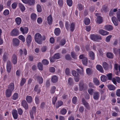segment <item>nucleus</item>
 Returning a JSON list of instances; mask_svg holds the SVG:
<instances>
[{"label":"nucleus","instance_id":"nucleus-13","mask_svg":"<svg viewBox=\"0 0 120 120\" xmlns=\"http://www.w3.org/2000/svg\"><path fill=\"white\" fill-rule=\"evenodd\" d=\"M32 37L30 35H29L27 36L26 39V42L28 46L30 45Z\"/></svg>","mask_w":120,"mask_h":120},{"label":"nucleus","instance_id":"nucleus-11","mask_svg":"<svg viewBox=\"0 0 120 120\" xmlns=\"http://www.w3.org/2000/svg\"><path fill=\"white\" fill-rule=\"evenodd\" d=\"M12 114L14 118L17 119L18 117V115L17 111L15 110H13L12 111Z\"/></svg>","mask_w":120,"mask_h":120},{"label":"nucleus","instance_id":"nucleus-56","mask_svg":"<svg viewBox=\"0 0 120 120\" xmlns=\"http://www.w3.org/2000/svg\"><path fill=\"white\" fill-rule=\"evenodd\" d=\"M58 4L60 6H62L63 4V0H59L58 1Z\"/></svg>","mask_w":120,"mask_h":120},{"label":"nucleus","instance_id":"nucleus-24","mask_svg":"<svg viewBox=\"0 0 120 120\" xmlns=\"http://www.w3.org/2000/svg\"><path fill=\"white\" fill-rule=\"evenodd\" d=\"M8 53L5 52L4 54L3 59L4 62H6L8 58Z\"/></svg>","mask_w":120,"mask_h":120},{"label":"nucleus","instance_id":"nucleus-39","mask_svg":"<svg viewBox=\"0 0 120 120\" xmlns=\"http://www.w3.org/2000/svg\"><path fill=\"white\" fill-rule=\"evenodd\" d=\"M84 22L85 25H89L90 23V20L88 18H86L85 19Z\"/></svg>","mask_w":120,"mask_h":120},{"label":"nucleus","instance_id":"nucleus-3","mask_svg":"<svg viewBox=\"0 0 120 120\" xmlns=\"http://www.w3.org/2000/svg\"><path fill=\"white\" fill-rule=\"evenodd\" d=\"M90 38L92 40L95 41H97L98 39L101 40L102 39V38L100 35L94 34L91 35Z\"/></svg>","mask_w":120,"mask_h":120},{"label":"nucleus","instance_id":"nucleus-57","mask_svg":"<svg viewBox=\"0 0 120 120\" xmlns=\"http://www.w3.org/2000/svg\"><path fill=\"white\" fill-rule=\"evenodd\" d=\"M78 7L80 11H81L83 9V7L81 4H79L78 5Z\"/></svg>","mask_w":120,"mask_h":120},{"label":"nucleus","instance_id":"nucleus-35","mask_svg":"<svg viewBox=\"0 0 120 120\" xmlns=\"http://www.w3.org/2000/svg\"><path fill=\"white\" fill-rule=\"evenodd\" d=\"M79 67H80L81 69H76V71L79 73L81 74H83V70L82 67L81 66H79Z\"/></svg>","mask_w":120,"mask_h":120},{"label":"nucleus","instance_id":"nucleus-1","mask_svg":"<svg viewBox=\"0 0 120 120\" xmlns=\"http://www.w3.org/2000/svg\"><path fill=\"white\" fill-rule=\"evenodd\" d=\"M34 38L35 41L39 44H41L42 41L46 39L45 36H42L39 33L36 34L34 36Z\"/></svg>","mask_w":120,"mask_h":120},{"label":"nucleus","instance_id":"nucleus-20","mask_svg":"<svg viewBox=\"0 0 120 120\" xmlns=\"http://www.w3.org/2000/svg\"><path fill=\"white\" fill-rule=\"evenodd\" d=\"M20 30L23 34L27 33L28 30V29L27 27L23 28L22 27H21L20 28Z\"/></svg>","mask_w":120,"mask_h":120},{"label":"nucleus","instance_id":"nucleus-51","mask_svg":"<svg viewBox=\"0 0 120 120\" xmlns=\"http://www.w3.org/2000/svg\"><path fill=\"white\" fill-rule=\"evenodd\" d=\"M67 2L68 5L69 6L72 5V2L71 0H67Z\"/></svg>","mask_w":120,"mask_h":120},{"label":"nucleus","instance_id":"nucleus-23","mask_svg":"<svg viewBox=\"0 0 120 120\" xmlns=\"http://www.w3.org/2000/svg\"><path fill=\"white\" fill-rule=\"evenodd\" d=\"M19 8L22 11H25V8L24 5L21 3H19Z\"/></svg>","mask_w":120,"mask_h":120},{"label":"nucleus","instance_id":"nucleus-48","mask_svg":"<svg viewBox=\"0 0 120 120\" xmlns=\"http://www.w3.org/2000/svg\"><path fill=\"white\" fill-rule=\"evenodd\" d=\"M63 104V102L61 101H59L58 102L57 104L56 105V108H58L60 106L62 105Z\"/></svg>","mask_w":120,"mask_h":120},{"label":"nucleus","instance_id":"nucleus-59","mask_svg":"<svg viewBox=\"0 0 120 120\" xmlns=\"http://www.w3.org/2000/svg\"><path fill=\"white\" fill-rule=\"evenodd\" d=\"M65 40L64 39H63L61 40L60 44V45H63L65 44Z\"/></svg>","mask_w":120,"mask_h":120},{"label":"nucleus","instance_id":"nucleus-30","mask_svg":"<svg viewBox=\"0 0 120 120\" xmlns=\"http://www.w3.org/2000/svg\"><path fill=\"white\" fill-rule=\"evenodd\" d=\"M31 17L32 20L33 21H35L36 19L37 15L33 13L31 14Z\"/></svg>","mask_w":120,"mask_h":120},{"label":"nucleus","instance_id":"nucleus-19","mask_svg":"<svg viewBox=\"0 0 120 120\" xmlns=\"http://www.w3.org/2000/svg\"><path fill=\"white\" fill-rule=\"evenodd\" d=\"M97 69L101 73L104 72V70L102 66L100 65H97L96 66Z\"/></svg>","mask_w":120,"mask_h":120},{"label":"nucleus","instance_id":"nucleus-26","mask_svg":"<svg viewBox=\"0 0 120 120\" xmlns=\"http://www.w3.org/2000/svg\"><path fill=\"white\" fill-rule=\"evenodd\" d=\"M93 82L94 83L96 86H98L100 84V83L98 80L96 78H94L93 79Z\"/></svg>","mask_w":120,"mask_h":120},{"label":"nucleus","instance_id":"nucleus-46","mask_svg":"<svg viewBox=\"0 0 120 120\" xmlns=\"http://www.w3.org/2000/svg\"><path fill=\"white\" fill-rule=\"evenodd\" d=\"M38 67L39 69L41 70L42 71L43 70V65L40 62H39L38 64Z\"/></svg>","mask_w":120,"mask_h":120},{"label":"nucleus","instance_id":"nucleus-41","mask_svg":"<svg viewBox=\"0 0 120 120\" xmlns=\"http://www.w3.org/2000/svg\"><path fill=\"white\" fill-rule=\"evenodd\" d=\"M120 51V49L115 48L113 49V52L115 54L117 55L119 53Z\"/></svg>","mask_w":120,"mask_h":120},{"label":"nucleus","instance_id":"nucleus-40","mask_svg":"<svg viewBox=\"0 0 120 120\" xmlns=\"http://www.w3.org/2000/svg\"><path fill=\"white\" fill-rule=\"evenodd\" d=\"M87 74L88 75H90L92 74V70L90 68H88L86 70Z\"/></svg>","mask_w":120,"mask_h":120},{"label":"nucleus","instance_id":"nucleus-17","mask_svg":"<svg viewBox=\"0 0 120 120\" xmlns=\"http://www.w3.org/2000/svg\"><path fill=\"white\" fill-rule=\"evenodd\" d=\"M58 78L56 75L53 76L51 78V80L52 82L54 83H55L57 82L58 81Z\"/></svg>","mask_w":120,"mask_h":120},{"label":"nucleus","instance_id":"nucleus-34","mask_svg":"<svg viewBox=\"0 0 120 120\" xmlns=\"http://www.w3.org/2000/svg\"><path fill=\"white\" fill-rule=\"evenodd\" d=\"M101 81L104 82L107 80V78L106 76L103 75L101 76Z\"/></svg>","mask_w":120,"mask_h":120},{"label":"nucleus","instance_id":"nucleus-27","mask_svg":"<svg viewBox=\"0 0 120 120\" xmlns=\"http://www.w3.org/2000/svg\"><path fill=\"white\" fill-rule=\"evenodd\" d=\"M60 33V30L59 28H56L55 29L54 33L57 36L59 35Z\"/></svg>","mask_w":120,"mask_h":120},{"label":"nucleus","instance_id":"nucleus-18","mask_svg":"<svg viewBox=\"0 0 120 120\" xmlns=\"http://www.w3.org/2000/svg\"><path fill=\"white\" fill-rule=\"evenodd\" d=\"M15 21L17 24L19 25L21 24L22 22V20L20 17H17L15 18Z\"/></svg>","mask_w":120,"mask_h":120},{"label":"nucleus","instance_id":"nucleus-49","mask_svg":"<svg viewBox=\"0 0 120 120\" xmlns=\"http://www.w3.org/2000/svg\"><path fill=\"white\" fill-rule=\"evenodd\" d=\"M19 39L22 40L23 42H24L25 41V38L22 35L19 36Z\"/></svg>","mask_w":120,"mask_h":120},{"label":"nucleus","instance_id":"nucleus-62","mask_svg":"<svg viewBox=\"0 0 120 120\" xmlns=\"http://www.w3.org/2000/svg\"><path fill=\"white\" fill-rule=\"evenodd\" d=\"M108 77V79L109 80H111L112 78V73L108 74L106 75Z\"/></svg>","mask_w":120,"mask_h":120},{"label":"nucleus","instance_id":"nucleus-42","mask_svg":"<svg viewBox=\"0 0 120 120\" xmlns=\"http://www.w3.org/2000/svg\"><path fill=\"white\" fill-rule=\"evenodd\" d=\"M18 4V3L16 2L13 3L11 5V7L12 9H15L17 7Z\"/></svg>","mask_w":120,"mask_h":120},{"label":"nucleus","instance_id":"nucleus-38","mask_svg":"<svg viewBox=\"0 0 120 120\" xmlns=\"http://www.w3.org/2000/svg\"><path fill=\"white\" fill-rule=\"evenodd\" d=\"M82 63L84 65H86L87 63L88 60L86 58H84L82 60Z\"/></svg>","mask_w":120,"mask_h":120},{"label":"nucleus","instance_id":"nucleus-63","mask_svg":"<svg viewBox=\"0 0 120 120\" xmlns=\"http://www.w3.org/2000/svg\"><path fill=\"white\" fill-rule=\"evenodd\" d=\"M56 88V87L54 86L52 87L51 90V92L52 94H53L55 92Z\"/></svg>","mask_w":120,"mask_h":120},{"label":"nucleus","instance_id":"nucleus-36","mask_svg":"<svg viewBox=\"0 0 120 120\" xmlns=\"http://www.w3.org/2000/svg\"><path fill=\"white\" fill-rule=\"evenodd\" d=\"M19 97L18 94L17 93L14 94L12 96V98L14 100L17 99Z\"/></svg>","mask_w":120,"mask_h":120},{"label":"nucleus","instance_id":"nucleus-58","mask_svg":"<svg viewBox=\"0 0 120 120\" xmlns=\"http://www.w3.org/2000/svg\"><path fill=\"white\" fill-rule=\"evenodd\" d=\"M53 56L54 58L56 59H57L60 58V55L59 53L55 54Z\"/></svg>","mask_w":120,"mask_h":120},{"label":"nucleus","instance_id":"nucleus-31","mask_svg":"<svg viewBox=\"0 0 120 120\" xmlns=\"http://www.w3.org/2000/svg\"><path fill=\"white\" fill-rule=\"evenodd\" d=\"M89 55L91 59L94 60V52L92 51L89 52Z\"/></svg>","mask_w":120,"mask_h":120},{"label":"nucleus","instance_id":"nucleus-25","mask_svg":"<svg viewBox=\"0 0 120 120\" xmlns=\"http://www.w3.org/2000/svg\"><path fill=\"white\" fill-rule=\"evenodd\" d=\"M102 66L104 69L105 70H108L109 68L108 64L106 62H104L103 63Z\"/></svg>","mask_w":120,"mask_h":120},{"label":"nucleus","instance_id":"nucleus-32","mask_svg":"<svg viewBox=\"0 0 120 120\" xmlns=\"http://www.w3.org/2000/svg\"><path fill=\"white\" fill-rule=\"evenodd\" d=\"M75 24L73 22L72 23L70 26V30L73 32L75 28Z\"/></svg>","mask_w":120,"mask_h":120},{"label":"nucleus","instance_id":"nucleus-37","mask_svg":"<svg viewBox=\"0 0 120 120\" xmlns=\"http://www.w3.org/2000/svg\"><path fill=\"white\" fill-rule=\"evenodd\" d=\"M107 57L109 58H112L113 57V54L111 52H108L107 53Z\"/></svg>","mask_w":120,"mask_h":120},{"label":"nucleus","instance_id":"nucleus-7","mask_svg":"<svg viewBox=\"0 0 120 120\" xmlns=\"http://www.w3.org/2000/svg\"><path fill=\"white\" fill-rule=\"evenodd\" d=\"M13 44L15 46H18L19 44V41L18 39L15 38L13 39Z\"/></svg>","mask_w":120,"mask_h":120},{"label":"nucleus","instance_id":"nucleus-6","mask_svg":"<svg viewBox=\"0 0 120 120\" xmlns=\"http://www.w3.org/2000/svg\"><path fill=\"white\" fill-rule=\"evenodd\" d=\"M11 66L10 61H8L7 64V71L9 73L10 72L11 70Z\"/></svg>","mask_w":120,"mask_h":120},{"label":"nucleus","instance_id":"nucleus-28","mask_svg":"<svg viewBox=\"0 0 120 120\" xmlns=\"http://www.w3.org/2000/svg\"><path fill=\"white\" fill-rule=\"evenodd\" d=\"M26 100L28 103H30L32 102V98L30 96H27L26 97Z\"/></svg>","mask_w":120,"mask_h":120},{"label":"nucleus","instance_id":"nucleus-53","mask_svg":"<svg viewBox=\"0 0 120 120\" xmlns=\"http://www.w3.org/2000/svg\"><path fill=\"white\" fill-rule=\"evenodd\" d=\"M43 64L45 65H48L49 64L48 61L46 59H44L42 61Z\"/></svg>","mask_w":120,"mask_h":120},{"label":"nucleus","instance_id":"nucleus-8","mask_svg":"<svg viewBox=\"0 0 120 120\" xmlns=\"http://www.w3.org/2000/svg\"><path fill=\"white\" fill-rule=\"evenodd\" d=\"M99 93L97 91H95L94 93L93 98L95 100H98L99 98Z\"/></svg>","mask_w":120,"mask_h":120},{"label":"nucleus","instance_id":"nucleus-21","mask_svg":"<svg viewBox=\"0 0 120 120\" xmlns=\"http://www.w3.org/2000/svg\"><path fill=\"white\" fill-rule=\"evenodd\" d=\"M107 87L110 90H114L116 88V87L112 84L108 85H107Z\"/></svg>","mask_w":120,"mask_h":120},{"label":"nucleus","instance_id":"nucleus-45","mask_svg":"<svg viewBox=\"0 0 120 120\" xmlns=\"http://www.w3.org/2000/svg\"><path fill=\"white\" fill-rule=\"evenodd\" d=\"M35 3L34 0H28L27 4L29 5H34Z\"/></svg>","mask_w":120,"mask_h":120},{"label":"nucleus","instance_id":"nucleus-64","mask_svg":"<svg viewBox=\"0 0 120 120\" xmlns=\"http://www.w3.org/2000/svg\"><path fill=\"white\" fill-rule=\"evenodd\" d=\"M116 94L117 96L120 97V89H118L116 90Z\"/></svg>","mask_w":120,"mask_h":120},{"label":"nucleus","instance_id":"nucleus-33","mask_svg":"<svg viewBox=\"0 0 120 120\" xmlns=\"http://www.w3.org/2000/svg\"><path fill=\"white\" fill-rule=\"evenodd\" d=\"M37 79L39 84H41L43 83V79L41 77L38 76L37 77Z\"/></svg>","mask_w":120,"mask_h":120},{"label":"nucleus","instance_id":"nucleus-50","mask_svg":"<svg viewBox=\"0 0 120 120\" xmlns=\"http://www.w3.org/2000/svg\"><path fill=\"white\" fill-rule=\"evenodd\" d=\"M72 73L74 77L76 76H78L79 75L77 73L76 71L74 70L72 71Z\"/></svg>","mask_w":120,"mask_h":120},{"label":"nucleus","instance_id":"nucleus-52","mask_svg":"<svg viewBox=\"0 0 120 120\" xmlns=\"http://www.w3.org/2000/svg\"><path fill=\"white\" fill-rule=\"evenodd\" d=\"M38 85H37L35 86L34 88V90L35 91H37L38 93H39L40 92V89H38Z\"/></svg>","mask_w":120,"mask_h":120},{"label":"nucleus","instance_id":"nucleus-54","mask_svg":"<svg viewBox=\"0 0 120 120\" xmlns=\"http://www.w3.org/2000/svg\"><path fill=\"white\" fill-rule=\"evenodd\" d=\"M60 112L62 114L64 115L66 113L67 110L66 109L63 108L61 110Z\"/></svg>","mask_w":120,"mask_h":120},{"label":"nucleus","instance_id":"nucleus-47","mask_svg":"<svg viewBox=\"0 0 120 120\" xmlns=\"http://www.w3.org/2000/svg\"><path fill=\"white\" fill-rule=\"evenodd\" d=\"M26 82V79L24 78H22L21 81L20 83V85L21 86H23Z\"/></svg>","mask_w":120,"mask_h":120},{"label":"nucleus","instance_id":"nucleus-43","mask_svg":"<svg viewBox=\"0 0 120 120\" xmlns=\"http://www.w3.org/2000/svg\"><path fill=\"white\" fill-rule=\"evenodd\" d=\"M37 11L39 12H41L42 11L41 7L40 5L38 4L37 6Z\"/></svg>","mask_w":120,"mask_h":120},{"label":"nucleus","instance_id":"nucleus-22","mask_svg":"<svg viewBox=\"0 0 120 120\" xmlns=\"http://www.w3.org/2000/svg\"><path fill=\"white\" fill-rule=\"evenodd\" d=\"M112 20L114 24L116 26H117L118 24V21L116 19V18L113 16L112 18Z\"/></svg>","mask_w":120,"mask_h":120},{"label":"nucleus","instance_id":"nucleus-4","mask_svg":"<svg viewBox=\"0 0 120 120\" xmlns=\"http://www.w3.org/2000/svg\"><path fill=\"white\" fill-rule=\"evenodd\" d=\"M36 109L35 107L34 106L32 108L30 112V116L32 119L34 118V115L35 114L36 112Z\"/></svg>","mask_w":120,"mask_h":120},{"label":"nucleus","instance_id":"nucleus-15","mask_svg":"<svg viewBox=\"0 0 120 120\" xmlns=\"http://www.w3.org/2000/svg\"><path fill=\"white\" fill-rule=\"evenodd\" d=\"M82 102L83 105L86 108L88 109H89L90 107L88 103L83 98L82 100Z\"/></svg>","mask_w":120,"mask_h":120},{"label":"nucleus","instance_id":"nucleus-29","mask_svg":"<svg viewBox=\"0 0 120 120\" xmlns=\"http://www.w3.org/2000/svg\"><path fill=\"white\" fill-rule=\"evenodd\" d=\"M103 20L102 17L101 16H98V17L97 19V23L100 24L103 22Z\"/></svg>","mask_w":120,"mask_h":120},{"label":"nucleus","instance_id":"nucleus-9","mask_svg":"<svg viewBox=\"0 0 120 120\" xmlns=\"http://www.w3.org/2000/svg\"><path fill=\"white\" fill-rule=\"evenodd\" d=\"M98 32L104 36L107 35L109 34L108 32L102 29L99 30Z\"/></svg>","mask_w":120,"mask_h":120},{"label":"nucleus","instance_id":"nucleus-10","mask_svg":"<svg viewBox=\"0 0 120 120\" xmlns=\"http://www.w3.org/2000/svg\"><path fill=\"white\" fill-rule=\"evenodd\" d=\"M22 105L25 109L27 110L28 109V105L25 100H23L22 101Z\"/></svg>","mask_w":120,"mask_h":120},{"label":"nucleus","instance_id":"nucleus-16","mask_svg":"<svg viewBox=\"0 0 120 120\" xmlns=\"http://www.w3.org/2000/svg\"><path fill=\"white\" fill-rule=\"evenodd\" d=\"M47 20L48 23L51 25L52 22V18L51 15H49L47 18Z\"/></svg>","mask_w":120,"mask_h":120},{"label":"nucleus","instance_id":"nucleus-60","mask_svg":"<svg viewBox=\"0 0 120 120\" xmlns=\"http://www.w3.org/2000/svg\"><path fill=\"white\" fill-rule=\"evenodd\" d=\"M94 91V90L91 89H89L88 90V93L91 95L93 94V92Z\"/></svg>","mask_w":120,"mask_h":120},{"label":"nucleus","instance_id":"nucleus-61","mask_svg":"<svg viewBox=\"0 0 120 120\" xmlns=\"http://www.w3.org/2000/svg\"><path fill=\"white\" fill-rule=\"evenodd\" d=\"M18 114L20 115H22L23 111L20 108H19L18 109Z\"/></svg>","mask_w":120,"mask_h":120},{"label":"nucleus","instance_id":"nucleus-12","mask_svg":"<svg viewBox=\"0 0 120 120\" xmlns=\"http://www.w3.org/2000/svg\"><path fill=\"white\" fill-rule=\"evenodd\" d=\"M12 62L14 64H16L17 62V58L16 56L14 54L12 56Z\"/></svg>","mask_w":120,"mask_h":120},{"label":"nucleus","instance_id":"nucleus-2","mask_svg":"<svg viewBox=\"0 0 120 120\" xmlns=\"http://www.w3.org/2000/svg\"><path fill=\"white\" fill-rule=\"evenodd\" d=\"M14 88V84L13 83H11L9 85L8 88L5 91L6 95L7 97H10L11 94V92L13 91Z\"/></svg>","mask_w":120,"mask_h":120},{"label":"nucleus","instance_id":"nucleus-14","mask_svg":"<svg viewBox=\"0 0 120 120\" xmlns=\"http://www.w3.org/2000/svg\"><path fill=\"white\" fill-rule=\"evenodd\" d=\"M105 29L108 31H111L113 30V27L112 26L110 25L105 26Z\"/></svg>","mask_w":120,"mask_h":120},{"label":"nucleus","instance_id":"nucleus-5","mask_svg":"<svg viewBox=\"0 0 120 120\" xmlns=\"http://www.w3.org/2000/svg\"><path fill=\"white\" fill-rule=\"evenodd\" d=\"M19 34V30L17 29H14L11 33V34L12 36H17Z\"/></svg>","mask_w":120,"mask_h":120},{"label":"nucleus","instance_id":"nucleus-44","mask_svg":"<svg viewBox=\"0 0 120 120\" xmlns=\"http://www.w3.org/2000/svg\"><path fill=\"white\" fill-rule=\"evenodd\" d=\"M117 17L119 21L120 22V9H118L117 12Z\"/></svg>","mask_w":120,"mask_h":120},{"label":"nucleus","instance_id":"nucleus-55","mask_svg":"<svg viewBox=\"0 0 120 120\" xmlns=\"http://www.w3.org/2000/svg\"><path fill=\"white\" fill-rule=\"evenodd\" d=\"M77 101V98L76 97H73L72 99V102L74 104H75Z\"/></svg>","mask_w":120,"mask_h":120}]
</instances>
